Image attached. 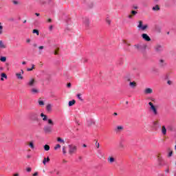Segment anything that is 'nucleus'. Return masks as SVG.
<instances>
[{"instance_id":"f257e3e1","label":"nucleus","mask_w":176,"mask_h":176,"mask_svg":"<svg viewBox=\"0 0 176 176\" xmlns=\"http://www.w3.org/2000/svg\"><path fill=\"white\" fill-rule=\"evenodd\" d=\"M47 123L50 125H45L43 128L44 133L49 134L53 131V126H54V122L52 119L47 120Z\"/></svg>"},{"instance_id":"f03ea898","label":"nucleus","mask_w":176,"mask_h":176,"mask_svg":"<svg viewBox=\"0 0 176 176\" xmlns=\"http://www.w3.org/2000/svg\"><path fill=\"white\" fill-rule=\"evenodd\" d=\"M29 119L32 120V122H38V120H39V116L38 113L31 112L29 113Z\"/></svg>"},{"instance_id":"7ed1b4c3","label":"nucleus","mask_w":176,"mask_h":176,"mask_svg":"<svg viewBox=\"0 0 176 176\" xmlns=\"http://www.w3.org/2000/svg\"><path fill=\"white\" fill-rule=\"evenodd\" d=\"M69 154L74 155V153H76V151H78V146L74 144H69Z\"/></svg>"},{"instance_id":"20e7f679","label":"nucleus","mask_w":176,"mask_h":176,"mask_svg":"<svg viewBox=\"0 0 176 176\" xmlns=\"http://www.w3.org/2000/svg\"><path fill=\"white\" fill-rule=\"evenodd\" d=\"M148 105L150 106V111H151L153 115L156 116V115H157V109H156V107L153 105V103H152V102H149Z\"/></svg>"},{"instance_id":"39448f33","label":"nucleus","mask_w":176,"mask_h":176,"mask_svg":"<svg viewBox=\"0 0 176 176\" xmlns=\"http://www.w3.org/2000/svg\"><path fill=\"white\" fill-rule=\"evenodd\" d=\"M138 28L141 31H145L148 28V25H142V21H139Z\"/></svg>"},{"instance_id":"423d86ee","label":"nucleus","mask_w":176,"mask_h":176,"mask_svg":"<svg viewBox=\"0 0 176 176\" xmlns=\"http://www.w3.org/2000/svg\"><path fill=\"white\" fill-rule=\"evenodd\" d=\"M163 50L164 49L162 45H157L155 46V52H156V53H162Z\"/></svg>"},{"instance_id":"0eeeda50","label":"nucleus","mask_w":176,"mask_h":176,"mask_svg":"<svg viewBox=\"0 0 176 176\" xmlns=\"http://www.w3.org/2000/svg\"><path fill=\"white\" fill-rule=\"evenodd\" d=\"M159 65L160 67H161V68H164V67L167 66V63H166V60H164V59H160Z\"/></svg>"},{"instance_id":"6e6552de","label":"nucleus","mask_w":176,"mask_h":176,"mask_svg":"<svg viewBox=\"0 0 176 176\" xmlns=\"http://www.w3.org/2000/svg\"><path fill=\"white\" fill-rule=\"evenodd\" d=\"M142 38L146 41V42H151V37H149L148 35L145 33L142 34Z\"/></svg>"},{"instance_id":"1a4fd4ad","label":"nucleus","mask_w":176,"mask_h":176,"mask_svg":"<svg viewBox=\"0 0 176 176\" xmlns=\"http://www.w3.org/2000/svg\"><path fill=\"white\" fill-rule=\"evenodd\" d=\"M144 94H152L153 93V89L151 88H146L144 91Z\"/></svg>"},{"instance_id":"9d476101","label":"nucleus","mask_w":176,"mask_h":176,"mask_svg":"<svg viewBox=\"0 0 176 176\" xmlns=\"http://www.w3.org/2000/svg\"><path fill=\"white\" fill-rule=\"evenodd\" d=\"M28 86L32 87L34 85H35V79L31 78L28 82H27Z\"/></svg>"},{"instance_id":"9b49d317","label":"nucleus","mask_w":176,"mask_h":176,"mask_svg":"<svg viewBox=\"0 0 176 176\" xmlns=\"http://www.w3.org/2000/svg\"><path fill=\"white\" fill-rule=\"evenodd\" d=\"M129 87L131 89H135L137 87V82L135 81L130 82Z\"/></svg>"},{"instance_id":"f8f14e48","label":"nucleus","mask_w":176,"mask_h":176,"mask_svg":"<svg viewBox=\"0 0 176 176\" xmlns=\"http://www.w3.org/2000/svg\"><path fill=\"white\" fill-rule=\"evenodd\" d=\"M135 49H136L137 50H142L144 45H141V44H136L134 45Z\"/></svg>"},{"instance_id":"ddd939ff","label":"nucleus","mask_w":176,"mask_h":176,"mask_svg":"<svg viewBox=\"0 0 176 176\" xmlns=\"http://www.w3.org/2000/svg\"><path fill=\"white\" fill-rule=\"evenodd\" d=\"M83 23L85 25V27L87 28L90 24V22L89 21V19L87 18L84 19Z\"/></svg>"},{"instance_id":"4468645a","label":"nucleus","mask_w":176,"mask_h":176,"mask_svg":"<svg viewBox=\"0 0 176 176\" xmlns=\"http://www.w3.org/2000/svg\"><path fill=\"white\" fill-rule=\"evenodd\" d=\"M157 162L159 166H163V158L159 155L157 157Z\"/></svg>"},{"instance_id":"2eb2a0df","label":"nucleus","mask_w":176,"mask_h":176,"mask_svg":"<svg viewBox=\"0 0 176 176\" xmlns=\"http://www.w3.org/2000/svg\"><path fill=\"white\" fill-rule=\"evenodd\" d=\"M123 131V126H118L115 129V131H116V133H120V131Z\"/></svg>"},{"instance_id":"dca6fc26","label":"nucleus","mask_w":176,"mask_h":176,"mask_svg":"<svg viewBox=\"0 0 176 176\" xmlns=\"http://www.w3.org/2000/svg\"><path fill=\"white\" fill-rule=\"evenodd\" d=\"M162 133L163 135H166L167 134V129H166V126H162Z\"/></svg>"},{"instance_id":"f3484780","label":"nucleus","mask_w":176,"mask_h":176,"mask_svg":"<svg viewBox=\"0 0 176 176\" xmlns=\"http://www.w3.org/2000/svg\"><path fill=\"white\" fill-rule=\"evenodd\" d=\"M41 118H43V122H46V120H49V119H47V116L45 115L43 113H41Z\"/></svg>"},{"instance_id":"a211bd4d","label":"nucleus","mask_w":176,"mask_h":176,"mask_svg":"<svg viewBox=\"0 0 176 176\" xmlns=\"http://www.w3.org/2000/svg\"><path fill=\"white\" fill-rule=\"evenodd\" d=\"M31 93H32V94H38L39 93V91H38V89L33 88L31 89Z\"/></svg>"},{"instance_id":"6ab92c4d","label":"nucleus","mask_w":176,"mask_h":176,"mask_svg":"<svg viewBox=\"0 0 176 176\" xmlns=\"http://www.w3.org/2000/svg\"><path fill=\"white\" fill-rule=\"evenodd\" d=\"M107 161L109 163H113L115 162V158H113V157H109Z\"/></svg>"},{"instance_id":"aec40b11","label":"nucleus","mask_w":176,"mask_h":176,"mask_svg":"<svg viewBox=\"0 0 176 176\" xmlns=\"http://www.w3.org/2000/svg\"><path fill=\"white\" fill-rule=\"evenodd\" d=\"M0 49H6V45L3 44L2 41H0Z\"/></svg>"},{"instance_id":"412c9836","label":"nucleus","mask_w":176,"mask_h":176,"mask_svg":"<svg viewBox=\"0 0 176 176\" xmlns=\"http://www.w3.org/2000/svg\"><path fill=\"white\" fill-rule=\"evenodd\" d=\"M16 76L17 78V79H23V76H21V73H16Z\"/></svg>"},{"instance_id":"4be33fe9","label":"nucleus","mask_w":176,"mask_h":176,"mask_svg":"<svg viewBox=\"0 0 176 176\" xmlns=\"http://www.w3.org/2000/svg\"><path fill=\"white\" fill-rule=\"evenodd\" d=\"M3 78L5 79H8V76H6V74H5V73L1 74V80H3Z\"/></svg>"},{"instance_id":"5701e85b","label":"nucleus","mask_w":176,"mask_h":176,"mask_svg":"<svg viewBox=\"0 0 176 176\" xmlns=\"http://www.w3.org/2000/svg\"><path fill=\"white\" fill-rule=\"evenodd\" d=\"M76 102L75 101V100H71L69 102V107H72V105H75V103Z\"/></svg>"},{"instance_id":"b1692460","label":"nucleus","mask_w":176,"mask_h":176,"mask_svg":"<svg viewBox=\"0 0 176 176\" xmlns=\"http://www.w3.org/2000/svg\"><path fill=\"white\" fill-rule=\"evenodd\" d=\"M43 49H45V47L43 46V45L38 47V52H39V54H42V50H43Z\"/></svg>"},{"instance_id":"393cba45","label":"nucleus","mask_w":176,"mask_h":176,"mask_svg":"<svg viewBox=\"0 0 176 176\" xmlns=\"http://www.w3.org/2000/svg\"><path fill=\"white\" fill-rule=\"evenodd\" d=\"M57 141H58V142H61L62 144H65V142L64 141V140L61 139V138H58Z\"/></svg>"},{"instance_id":"a878e982","label":"nucleus","mask_w":176,"mask_h":176,"mask_svg":"<svg viewBox=\"0 0 176 176\" xmlns=\"http://www.w3.org/2000/svg\"><path fill=\"white\" fill-rule=\"evenodd\" d=\"M138 12L135 10H132L131 11V14L133 16H136L138 14Z\"/></svg>"},{"instance_id":"bb28decb","label":"nucleus","mask_w":176,"mask_h":176,"mask_svg":"<svg viewBox=\"0 0 176 176\" xmlns=\"http://www.w3.org/2000/svg\"><path fill=\"white\" fill-rule=\"evenodd\" d=\"M29 146L31 148V149H34L35 146H34V142H30L29 144Z\"/></svg>"},{"instance_id":"cd10ccee","label":"nucleus","mask_w":176,"mask_h":176,"mask_svg":"<svg viewBox=\"0 0 176 176\" xmlns=\"http://www.w3.org/2000/svg\"><path fill=\"white\" fill-rule=\"evenodd\" d=\"M153 10H160V8L158 5H156L155 6L153 7Z\"/></svg>"},{"instance_id":"c85d7f7f","label":"nucleus","mask_w":176,"mask_h":176,"mask_svg":"<svg viewBox=\"0 0 176 176\" xmlns=\"http://www.w3.org/2000/svg\"><path fill=\"white\" fill-rule=\"evenodd\" d=\"M44 149H45V151H50V146L47 144H45L44 146Z\"/></svg>"},{"instance_id":"c756f323","label":"nucleus","mask_w":176,"mask_h":176,"mask_svg":"<svg viewBox=\"0 0 176 176\" xmlns=\"http://www.w3.org/2000/svg\"><path fill=\"white\" fill-rule=\"evenodd\" d=\"M77 98H78V100H80V101H83V98H82V94H77Z\"/></svg>"},{"instance_id":"7c9ffc66","label":"nucleus","mask_w":176,"mask_h":176,"mask_svg":"<svg viewBox=\"0 0 176 176\" xmlns=\"http://www.w3.org/2000/svg\"><path fill=\"white\" fill-rule=\"evenodd\" d=\"M38 105H40L41 107H43V105H45V102H43V100H38Z\"/></svg>"},{"instance_id":"2f4dec72","label":"nucleus","mask_w":176,"mask_h":176,"mask_svg":"<svg viewBox=\"0 0 176 176\" xmlns=\"http://www.w3.org/2000/svg\"><path fill=\"white\" fill-rule=\"evenodd\" d=\"M47 111H52V104H49L46 107Z\"/></svg>"},{"instance_id":"473e14b6","label":"nucleus","mask_w":176,"mask_h":176,"mask_svg":"<svg viewBox=\"0 0 176 176\" xmlns=\"http://www.w3.org/2000/svg\"><path fill=\"white\" fill-rule=\"evenodd\" d=\"M0 60H1L2 63H5V61H6V57H5V56H1Z\"/></svg>"},{"instance_id":"72a5a7b5","label":"nucleus","mask_w":176,"mask_h":176,"mask_svg":"<svg viewBox=\"0 0 176 176\" xmlns=\"http://www.w3.org/2000/svg\"><path fill=\"white\" fill-rule=\"evenodd\" d=\"M34 68H35V65H32V68H28L27 71H28V72L32 71L34 69Z\"/></svg>"},{"instance_id":"f704fd0d","label":"nucleus","mask_w":176,"mask_h":176,"mask_svg":"<svg viewBox=\"0 0 176 176\" xmlns=\"http://www.w3.org/2000/svg\"><path fill=\"white\" fill-rule=\"evenodd\" d=\"M3 32V26L0 25V35H2Z\"/></svg>"},{"instance_id":"c9c22d12","label":"nucleus","mask_w":176,"mask_h":176,"mask_svg":"<svg viewBox=\"0 0 176 176\" xmlns=\"http://www.w3.org/2000/svg\"><path fill=\"white\" fill-rule=\"evenodd\" d=\"M59 148H61V145L60 144H56V146L54 147L55 151H57L59 149Z\"/></svg>"},{"instance_id":"e433bc0d","label":"nucleus","mask_w":176,"mask_h":176,"mask_svg":"<svg viewBox=\"0 0 176 176\" xmlns=\"http://www.w3.org/2000/svg\"><path fill=\"white\" fill-rule=\"evenodd\" d=\"M33 34H36V35H39V30H33Z\"/></svg>"},{"instance_id":"4c0bfd02","label":"nucleus","mask_w":176,"mask_h":176,"mask_svg":"<svg viewBox=\"0 0 176 176\" xmlns=\"http://www.w3.org/2000/svg\"><path fill=\"white\" fill-rule=\"evenodd\" d=\"M173 156V151H170L168 154V157H171Z\"/></svg>"},{"instance_id":"58836bf2","label":"nucleus","mask_w":176,"mask_h":176,"mask_svg":"<svg viewBox=\"0 0 176 176\" xmlns=\"http://www.w3.org/2000/svg\"><path fill=\"white\" fill-rule=\"evenodd\" d=\"M62 151H63V155H65V153H67V151H65V146H63V147Z\"/></svg>"},{"instance_id":"ea45409f","label":"nucleus","mask_w":176,"mask_h":176,"mask_svg":"<svg viewBox=\"0 0 176 176\" xmlns=\"http://www.w3.org/2000/svg\"><path fill=\"white\" fill-rule=\"evenodd\" d=\"M12 3H14V5H19V1L16 0H13Z\"/></svg>"},{"instance_id":"a19ab883","label":"nucleus","mask_w":176,"mask_h":176,"mask_svg":"<svg viewBox=\"0 0 176 176\" xmlns=\"http://www.w3.org/2000/svg\"><path fill=\"white\" fill-rule=\"evenodd\" d=\"M119 146H120V148H121L122 149H123V148H124V145L123 144V143H120Z\"/></svg>"},{"instance_id":"79ce46f5","label":"nucleus","mask_w":176,"mask_h":176,"mask_svg":"<svg viewBox=\"0 0 176 176\" xmlns=\"http://www.w3.org/2000/svg\"><path fill=\"white\" fill-rule=\"evenodd\" d=\"M127 17H128V19H129L130 20H132V19H133V16H132L131 14H129V15L127 16Z\"/></svg>"},{"instance_id":"37998d69","label":"nucleus","mask_w":176,"mask_h":176,"mask_svg":"<svg viewBox=\"0 0 176 176\" xmlns=\"http://www.w3.org/2000/svg\"><path fill=\"white\" fill-rule=\"evenodd\" d=\"M106 23H107V24H109V25L111 24V20L107 19H106Z\"/></svg>"},{"instance_id":"c03bdc74","label":"nucleus","mask_w":176,"mask_h":176,"mask_svg":"<svg viewBox=\"0 0 176 176\" xmlns=\"http://www.w3.org/2000/svg\"><path fill=\"white\" fill-rule=\"evenodd\" d=\"M54 172L56 173V175H60V171L54 169Z\"/></svg>"},{"instance_id":"a18cd8bd","label":"nucleus","mask_w":176,"mask_h":176,"mask_svg":"<svg viewBox=\"0 0 176 176\" xmlns=\"http://www.w3.org/2000/svg\"><path fill=\"white\" fill-rule=\"evenodd\" d=\"M31 168H26V171H28V173H31Z\"/></svg>"},{"instance_id":"49530a36","label":"nucleus","mask_w":176,"mask_h":176,"mask_svg":"<svg viewBox=\"0 0 176 176\" xmlns=\"http://www.w3.org/2000/svg\"><path fill=\"white\" fill-rule=\"evenodd\" d=\"M96 146L98 148H100V143H98V142H96Z\"/></svg>"},{"instance_id":"de8ad7c7","label":"nucleus","mask_w":176,"mask_h":176,"mask_svg":"<svg viewBox=\"0 0 176 176\" xmlns=\"http://www.w3.org/2000/svg\"><path fill=\"white\" fill-rule=\"evenodd\" d=\"M46 158L45 157L43 161V164L45 165L46 164Z\"/></svg>"},{"instance_id":"09e8293b","label":"nucleus","mask_w":176,"mask_h":176,"mask_svg":"<svg viewBox=\"0 0 176 176\" xmlns=\"http://www.w3.org/2000/svg\"><path fill=\"white\" fill-rule=\"evenodd\" d=\"M168 85H172L173 82H171V80H168L167 82Z\"/></svg>"},{"instance_id":"8fccbe9b","label":"nucleus","mask_w":176,"mask_h":176,"mask_svg":"<svg viewBox=\"0 0 176 176\" xmlns=\"http://www.w3.org/2000/svg\"><path fill=\"white\" fill-rule=\"evenodd\" d=\"M49 30L50 31H52L53 30V25H50Z\"/></svg>"},{"instance_id":"3c124183","label":"nucleus","mask_w":176,"mask_h":176,"mask_svg":"<svg viewBox=\"0 0 176 176\" xmlns=\"http://www.w3.org/2000/svg\"><path fill=\"white\" fill-rule=\"evenodd\" d=\"M153 126H157V122H153Z\"/></svg>"},{"instance_id":"603ef678","label":"nucleus","mask_w":176,"mask_h":176,"mask_svg":"<svg viewBox=\"0 0 176 176\" xmlns=\"http://www.w3.org/2000/svg\"><path fill=\"white\" fill-rule=\"evenodd\" d=\"M46 162H50V158H49V157H47L46 158Z\"/></svg>"},{"instance_id":"864d4df0","label":"nucleus","mask_w":176,"mask_h":176,"mask_svg":"<svg viewBox=\"0 0 176 176\" xmlns=\"http://www.w3.org/2000/svg\"><path fill=\"white\" fill-rule=\"evenodd\" d=\"M26 42H27V43H30V42H31V39H30V38L27 39Z\"/></svg>"},{"instance_id":"5fc2aeb1","label":"nucleus","mask_w":176,"mask_h":176,"mask_svg":"<svg viewBox=\"0 0 176 176\" xmlns=\"http://www.w3.org/2000/svg\"><path fill=\"white\" fill-rule=\"evenodd\" d=\"M19 74H21V75H23L24 74V71H23V69L21 70V72H19Z\"/></svg>"},{"instance_id":"6e6d98bb","label":"nucleus","mask_w":176,"mask_h":176,"mask_svg":"<svg viewBox=\"0 0 176 176\" xmlns=\"http://www.w3.org/2000/svg\"><path fill=\"white\" fill-rule=\"evenodd\" d=\"M38 175V172H36L33 174V176H37Z\"/></svg>"},{"instance_id":"4d7b16f0","label":"nucleus","mask_w":176,"mask_h":176,"mask_svg":"<svg viewBox=\"0 0 176 176\" xmlns=\"http://www.w3.org/2000/svg\"><path fill=\"white\" fill-rule=\"evenodd\" d=\"M47 21H48V23H52V19H49L47 20Z\"/></svg>"},{"instance_id":"13d9d810","label":"nucleus","mask_w":176,"mask_h":176,"mask_svg":"<svg viewBox=\"0 0 176 176\" xmlns=\"http://www.w3.org/2000/svg\"><path fill=\"white\" fill-rule=\"evenodd\" d=\"M133 9H135V10L138 9V6H133Z\"/></svg>"},{"instance_id":"bf43d9fd","label":"nucleus","mask_w":176,"mask_h":176,"mask_svg":"<svg viewBox=\"0 0 176 176\" xmlns=\"http://www.w3.org/2000/svg\"><path fill=\"white\" fill-rule=\"evenodd\" d=\"M35 15L37 16H41V14H39V13H35Z\"/></svg>"},{"instance_id":"052dcab7","label":"nucleus","mask_w":176,"mask_h":176,"mask_svg":"<svg viewBox=\"0 0 176 176\" xmlns=\"http://www.w3.org/2000/svg\"><path fill=\"white\" fill-rule=\"evenodd\" d=\"M33 46H34V47H36V46H38V45L36 43H34V44H33Z\"/></svg>"},{"instance_id":"680f3d73","label":"nucleus","mask_w":176,"mask_h":176,"mask_svg":"<svg viewBox=\"0 0 176 176\" xmlns=\"http://www.w3.org/2000/svg\"><path fill=\"white\" fill-rule=\"evenodd\" d=\"M22 64H23V65H25L27 64V63H26L25 61H23V62L22 63Z\"/></svg>"},{"instance_id":"e2e57ef3","label":"nucleus","mask_w":176,"mask_h":176,"mask_svg":"<svg viewBox=\"0 0 176 176\" xmlns=\"http://www.w3.org/2000/svg\"><path fill=\"white\" fill-rule=\"evenodd\" d=\"M20 175L19 173L14 174V176H19Z\"/></svg>"},{"instance_id":"0e129e2a","label":"nucleus","mask_w":176,"mask_h":176,"mask_svg":"<svg viewBox=\"0 0 176 176\" xmlns=\"http://www.w3.org/2000/svg\"><path fill=\"white\" fill-rule=\"evenodd\" d=\"M67 87H71V83L67 84Z\"/></svg>"},{"instance_id":"69168bd1","label":"nucleus","mask_w":176,"mask_h":176,"mask_svg":"<svg viewBox=\"0 0 176 176\" xmlns=\"http://www.w3.org/2000/svg\"><path fill=\"white\" fill-rule=\"evenodd\" d=\"M67 160H63V163H67Z\"/></svg>"},{"instance_id":"338daca9","label":"nucleus","mask_w":176,"mask_h":176,"mask_svg":"<svg viewBox=\"0 0 176 176\" xmlns=\"http://www.w3.org/2000/svg\"><path fill=\"white\" fill-rule=\"evenodd\" d=\"M54 54L57 55V54H58V52H57V51H55Z\"/></svg>"},{"instance_id":"774afa93","label":"nucleus","mask_w":176,"mask_h":176,"mask_svg":"<svg viewBox=\"0 0 176 176\" xmlns=\"http://www.w3.org/2000/svg\"><path fill=\"white\" fill-rule=\"evenodd\" d=\"M78 160H82V157H78Z\"/></svg>"}]
</instances>
